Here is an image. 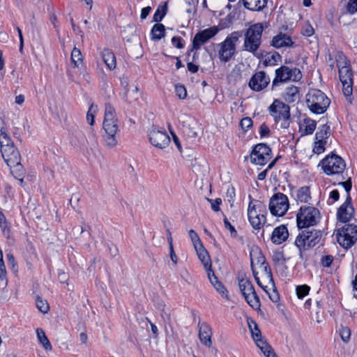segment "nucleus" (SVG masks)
Here are the masks:
<instances>
[{"label": "nucleus", "instance_id": "obj_1", "mask_svg": "<svg viewBox=\"0 0 357 357\" xmlns=\"http://www.w3.org/2000/svg\"><path fill=\"white\" fill-rule=\"evenodd\" d=\"M269 113L278 127L287 129L289 127L290 107L288 105L279 100H275L270 105Z\"/></svg>", "mask_w": 357, "mask_h": 357}, {"label": "nucleus", "instance_id": "obj_2", "mask_svg": "<svg viewBox=\"0 0 357 357\" xmlns=\"http://www.w3.org/2000/svg\"><path fill=\"white\" fill-rule=\"evenodd\" d=\"M241 33L238 31L232 32L225 40L216 45L219 59L224 63L229 61L236 52V43L238 42Z\"/></svg>", "mask_w": 357, "mask_h": 357}, {"label": "nucleus", "instance_id": "obj_3", "mask_svg": "<svg viewBox=\"0 0 357 357\" xmlns=\"http://www.w3.org/2000/svg\"><path fill=\"white\" fill-rule=\"evenodd\" d=\"M330 100L319 89H310L306 95V103L311 112L315 114L324 113L330 105Z\"/></svg>", "mask_w": 357, "mask_h": 357}, {"label": "nucleus", "instance_id": "obj_4", "mask_svg": "<svg viewBox=\"0 0 357 357\" xmlns=\"http://www.w3.org/2000/svg\"><path fill=\"white\" fill-rule=\"evenodd\" d=\"M264 26L261 23L251 25L245 33L243 48L245 51L255 54L261 43Z\"/></svg>", "mask_w": 357, "mask_h": 357}, {"label": "nucleus", "instance_id": "obj_5", "mask_svg": "<svg viewBox=\"0 0 357 357\" xmlns=\"http://www.w3.org/2000/svg\"><path fill=\"white\" fill-rule=\"evenodd\" d=\"M321 218L319 211L312 206H301L296 215L298 228H306L316 225Z\"/></svg>", "mask_w": 357, "mask_h": 357}, {"label": "nucleus", "instance_id": "obj_6", "mask_svg": "<svg viewBox=\"0 0 357 357\" xmlns=\"http://www.w3.org/2000/svg\"><path fill=\"white\" fill-rule=\"evenodd\" d=\"M322 237L320 230L303 231L296 237L295 245L300 252L308 250L317 245Z\"/></svg>", "mask_w": 357, "mask_h": 357}, {"label": "nucleus", "instance_id": "obj_7", "mask_svg": "<svg viewBox=\"0 0 357 357\" xmlns=\"http://www.w3.org/2000/svg\"><path fill=\"white\" fill-rule=\"evenodd\" d=\"M328 175L342 174L346 167L344 160L339 155L331 153L324 158L319 165Z\"/></svg>", "mask_w": 357, "mask_h": 357}, {"label": "nucleus", "instance_id": "obj_8", "mask_svg": "<svg viewBox=\"0 0 357 357\" xmlns=\"http://www.w3.org/2000/svg\"><path fill=\"white\" fill-rule=\"evenodd\" d=\"M301 78L302 73L298 68L282 66L275 70V77L273 81L272 86L273 88L280 83L287 82H298Z\"/></svg>", "mask_w": 357, "mask_h": 357}, {"label": "nucleus", "instance_id": "obj_9", "mask_svg": "<svg viewBox=\"0 0 357 357\" xmlns=\"http://www.w3.org/2000/svg\"><path fill=\"white\" fill-rule=\"evenodd\" d=\"M338 243L344 248H351L357 240V226L348 224L336 234Z\"/></svg>", "mask_w": 357, "mask_h": 357}, {"label": "nucleus", "instance_id": "obj_10", "mask_svg": "<svg viewBox=\"0 0 357 357\" xmlns=\"http://www.w3.org/2000/svg\"><path fill=\"white\" fill-rule=\"evenodd\" d=\"M0 151L5 162L11 169H13L12 172H22L23 167L20 162L21 156L15 145L7 146V148L0 149Z\"/></svg>", "mask_w": 357, "mask_h": 357}, {"label": "nucleus", "instance_id": "obj_11", "mask_svg": "<svg viewBox=\"0 0 357 357\" xmlns=\"http://www.w3.org/2000/svg\"><path fill=\"white\" fill-rule=\"evenodd\" d=\"M289 206L288 198L282 193H277L270 199L269 209L273 215H284L287 211Z\"/></svg>", "mask_w": 357, "mask_h": 357}, {"label": "nucleus", "instance_id": "obj_12", "mask_svg": "<svg viewBox=\"0 0 357 357\" xmlns=\"http://www.w3.org/2000/svg\"><path fill=\"white\" fill-rule=\"evenodd\" d=\"M103 128L107 134H116L119 130L115 109L109 103L105 105Z\"/></svg>", "mask_w": 357, "mask_h": 357}, {"label": "nucleus", "instance_id": "obj_13", "mask_svg": "<svg viewBox=\"0 0 357 357\" xmlns=\"http://www.w3.org/2000/svg\"><path fill=\"white\" fill-rule=\"evenodd\" d=\"M271 149L265 144H257L250 154V160L252 163L264 165L271 159Z\"/></svg>", "mask_w": 357, "mask_h": 357}, {"label": "nucleus", "instance_id": "obj_14", "mask_svg": "<svg viewBox=\"0 0 357 357\" xmlns=\"http://www.w3.org/2000/svg\"><path fill=\"white\" fill-rule=\"evenodd\" d=\"M219 31L220 29L218 26H213L197 33L192 40V49L199 50L202 45L213 38Z\"/></svg>", "mask_w": 357, "mask_h": 357}, {"label": "nucleus", "instance_id": "obj_15", "mask_svg": "<svg viewBox=\"0 0 357 357\" xmlns=\"http://www.w3.org/2000/svg\"><path fill=\"white\" fill-rule=\"evenodd\" d=\"M179 122L182 125V130L185 136L192 139L197 137V123L194 118L183 114L179 117Z\"/></svg>", "mask_w": 357, "mask_h": 357}, {"label": "nucleus", "instance_id": "obj_16", "mask_svg": "<svg viewBox=\"0 0 357 357\" xmlns=\"http://www.w3.org/2000/svg\"><path fill=\"white\" fill-rule=\"evenodd\" d=\"M149 137L151 144L158 149L166 148L170 142V138L165 131L152 129Z\"/></svg>", "mask_w": 357, "mask_h": 357}, {"label": "nucleus", "instance_id": "obj_17", "mask_svg": "<svg viewBox=\"0 0 357 357\" xmlns=\"http://www.w3.org/2000/svg\"><path fill=\"white\" fill-rule=\"evenodd\" d=\"M339 78L342 84L345 96H349L353 91V73L350 67L339 70Z\"/></svg>", "mask_w": 357, "mask_h": 357}, {"label": "nucleus", "instance_id": "obj_18", "mask_svg": "<svg viewBox=\"0 0 357 357\" xmlns=\"http://www.w3.org/2000/svg\"><path fill=\"white\" fill-rule=\"evenodd\" d=\"M270 83V78L264 71L256 73L249 82V86L255 91H260L265 89Z\"/></svg>", "mask_w": 357, "mask_h": 357}, {"label": "nucleus", "instance_id": "obj_19", "mask_svg": "<svg viewBox=\"0 0 357 357\" xmlns=\"http://www.w3.org/2000/svg\"><path fill=\"white\" fill-rule=\"evenodd\" d=\"M261 212H266V206L258 200L251 202L248 209V215L252 226H257L260 222L257 220V215Z\"/></svg>", "mask_w": 357, "mask_h": 357}, {"label": "nucleus", "instance_id": "obj_20", "mask_svg": "<svg viewBox=\"0 0 357 357\" xmlns=\"http://www.w3.org/2000/svg\"><path fill=\"white\" fill-rule=\"evenodd\" d=\"M354 213V208L351 204V198L348 195L344 203L338 209L337 217L340 221L347 222L351 220Z\"/></svg>", "mask_w": 357, "mask_h": 357}, {"label": "nucleus", "instance_id": "obj_21", "mask_svg": "<svg viewBox=\"0 0 357 357\" xmlns=\"http://www.w3.org/2000/svg\"><path fill=\"white\" fill-rule=\"evenodd\" d=\"M199 338L200 342L206 347L210 348L212 346V329L206 322L199 323Z\"/></svg>", "mask_w": 357, "mask_h": 357}, {"label": "nucleus", "instance_id": "obj_22", "mask_svg": "<svg viewBox=\"0 0 357 357\" xmlns=\"http://www.w3.org/2000/svg\"><path fill=\"white\" fill-rule=\"evenodd\" d=\"M289 236V232L286 226L282 225L275 227L271 235V241L274 244L280 245L284 242Z\"/></svg>", "mask_w": 357, "mask_h": 357}, {"label": "nucleus", "instance_id": "obj_23", "mask_svg": "<svg viewBox=\"0 0 357 357\" xmlns=\"http://www.w3.org/2000/svg\"><path fill=\"white\" fill-rule=\"evenodd\" d=\"M271 45L275 48L291 47L293 45L291 38L285 33H280L273 38Z\"/></svg>", "mask_w": 357, "mask_h": 357}, {"label": "nucleus", "instance_id": "obj_24", "mask_svg": "<svg viewBox=\"0 0 357 357\" xmlns=\"http://www.w3.org/2000/svg\"><path fill=\"white\" fill-rule=\"evenodd\" d=\"M244 7L252 11H260L266 6L267 0H240Z\"/></svg>", "mask_w": 357, "mask_h": 357}, {"label": "nucleus", "instance_id": "obj_25", "mask_svg": "<svg viewBox=\"0 0 357 357\" xmlns=\"http://www.w3.org/2000/svg\"><path fill=\"white\" fill-rule=\"evenodd\" d=\"M250 261H251V266H258L266 263V259L263 255L261 251L257 248L252 249L250 251Z\"/></svg>", "mask_w": 357, "mask_h": 357}, {"label": "nucleus", "instance_id": "obj_26", "mask_svg": "<svg viewBox=\"0 0 357 357\" xmlns=\"http://www.w3.org/2000/svg\"><path fill=\"white\" fill-rule=\"evenodd\" d=\"M259 268L262 271V278L264 281L265 284H268V287H274L273 275L268 264L266 262L264 264L259 266Z\"/></svg>", "mask_w": 357, "mask_h": 357}, {"label": "nucleus", "instance_id": "obj_27", "mask_svg": "<svg viewBox=\"0 0 357 357\" xmlns=\"http://www.w3.org/2000/svg\"><path fill=\"white\" fill-rule=\"evenodd\" d=\"M101 56L109 70H112L116 68V58L114 53L110 50H103L101 52Z\"/></svg>", "mask_w": 357, "mask_h": 357}, {"label": "nucleus", "instance_id": "obj_28", "mask_svg": "<svg viewBox=\"0 0 357 357\" xmlns=\"http://www.w3.org/2000/svg\"><path fill=\"white\" fill-rule=\"evenodd\" d=\"M317 123L314 120L309 118L303 119V123L300 124V131L303 135H311L316 128Z\"/></svg>", "mask_w": 357, "mask_h": 357}, {"label": "nucleus", "instance_id": "obj_29", "mask_svg": "<svg viewBox=\"0 0 357 357\" xmlns=\"http://www.w3.org/2000/svg\"><path fill=\"white\" fill-rule=\"evenodd\" d=\"M195 249L197 252L199 259L204 266L205 268H208V266L211 265L210 257L207 250L204 248L203 244L196 246Z\"/></svg>", "mask_w": 357, "mask_h": 357}, {"label": "nucleus", "instance_id": "obj_30", "mask_svg": "<svg viewBox=\"0 0 357 357\" xmlns=\"http://www.w3.org/2000/svg\"><path fill=\"white\" fill-rule=\"evenodd\" d=\"M285 101L294 102L299 98L298 88L295 86H288L282 94Z\"/></svg>", "mask_w": 357, "mask_h": 357}, {"label": "nucleus", "instance_id": "obj_31", "mask_svg": "<svg viewBox=\"0 0 357 357\" xmlns=\"http://www.w3.org/2000/svg\"><path fill=\"white\" fill-rule=\"evenodd\" d=\"M248 326L250 328V331L252 334V337L253 340H255L257 346L259 344V342H264L265 340L262 339L261 331L257 324V323L250 319L248 321Z\"/></svg>", "mask_w": 357, "mask_h": 357}, {"label": "nucleus", "instance_id": "obj_32", "mask_svg": "<svg viewBox=\"0 0 357 357\" xmlns=\"http://www.w3.org/2000/svg\"><path fill=\"white\" fill-rule=\"evenodd\" d=\"M239 289L243 296L247 294L252 293L255 291V288L251 282L246 278H243L238 281Z\"/></svg>", "mask_w": 357, "mask_h": 357}, {"label": "nucleus", "instance_id": "obj_33", "mask_svg": "<svg viewBox=\"0 0 357 357\" xmlns=\"http://www.w3.org/2000/svg\"><path fill=\"white\" fill-rule=\"evenodd\" d=\"M165 26L162 24H155L151 29V38L153 40H159L165 36Z\"/></svg>", "mask_w": 357, "mask_h": 357}, {"label": "nucleus", "instance_id": "obj_34", "mask_svg": "<svg viewBox=\"0 0 357 357\" xmlns=\"http://www.w3.org/2000/svg\"><path fill=\"white\" fill-rule=\"evenodd\" d=\"M280 54L277 52L266 53L264 59V64L266 66H274L281 60Z\"/></svg>", "mask_w": 357, "mask_h": 357}, {"label": "nucleus", "instance_id": "obj_35", "mask_svg": "<svg viewBox=\"0 0 357 357\" xmlns=\"http://www.w3.org/2000/svg\"><path fill=\"white\" fill-rule=\"evenodd\" d=\"M296 197H297V200L301 202H303V203L308 202L309 200L311 199L309 187L305 186V187L301 188L297 191Z\"/></svg>", "mask_w": 357, "mask_h": 357}, {"label": "nucleus", "instance_id": "obj_36", "mask_svg": "<svg viewBox=\"0 0 357 357\" xmlns=\"http://www.w3.org/2000/svg\"><path fill=\"white\" fill-rule=\"evenodd\" d=\"M140 97L139 89L137 86H132L128 89L126 93V100L130 103L137 101Z\"/></svg>", "mask_w": 357, "mask_h": 357}, {"label": "nucleus", "instance_id": "obj_37", "mask_svg": "<svg viewBox=\"0 0 357 357\" xmlns=\"http://www.w3.org/2000/svg\"><path fill=\"white\" fill-rule=\"evenodd\" d=\"M11 145H14L13 142L6 130L3 128H1L0 132V149L7 148V146H10Z\"/></svg>", "mask_w": 357, "mask_h": 357}, {"label": "nucleus", "instance_id": "obj_38", "mask_svg": "<svg viewBox=\"0 0 357 357\" xmlns=\"http://www.w3.org/2000/svg\"><path fill=\"white\" fill-rule=\"evenodd\" d=\"M244 298L247 303L253 308H258L260 306V301L258 296L256 294L255 290L250 294H247L244 296Z\"/></svg>", "mask_w": 357, "mask_h": 357}, {"label": "nucleus", "instance_id": "obj_39", "mask_svg": "<svg viewBox=\"0 0 357 357\" xmlns=\"http://www.w3.org/2000/svg\"><path fill=\"white\" fill-rule=\"evenodd\" d=\"M257 347L266 357H277L272 347L266 341L259 342V344Z\"/></svg>", "mask_w": 357, "mask_h": 357}, {"label": "nucleus", "instance_id": "obj_40", "mask_svg": "<svg viewBox=\"0 0 357 357\" xmlns=\"http://www.w3.org/2000/svg\"><path fill=\"white\" fill-rule=\"evenodd\" d=\"M36 333L39 342L43 344L44 348L46 350H50L52 349V346L47 336L45 335V332L42 329L38 328Z\"/></svg>", "mask_w": 357, "mask_h": 357}, {"label": "nucleus", "instance_id": "obj_41", "mask_svg": "<svg viewBox=\"0 0 357 357\" xmlns=\"http://www.w3.org/2000/svg\"><path fill=\"white\" fill-rule=\"evenodd\" d=\"M71 62L74 64V67L79 68V64L82 62V55L81 51L74 47L71 52Z\"/></svg>", "mask_w": 357, "mask_h": 357}, {"label": "nucleus", "instance_id": "obj_42", "mask_svg": "<svg viewBox=\"0 0 357 357\" xmlns=\"http://www.w3.org/2000/svg\"><path fill=\"white\" fill-rule=\"evenodd\" d=\"M330 127L326 124L322 125L319 128V130L315 135L316 140H324L328 137Z\"/></svg>", "mask_w": 357, "mask_h": 357}, {"label": "nucleus", "instance_id": "obj_43", "mask_svg": "<svg viewBox=\"0 0 357 357\" xmlns=\"http://www.w3.org/2000/svg\"><path fill=\"white\" fill-rule=\"evenodd\" d=\"M36 305L37 308L43 313H47L50 309L47 301L43 299L40 296H37L36 299Z\"/></svg>", "mask_w": 357, "mask_h": 357}, {"label": "nucleus", "instance_id": "obj_44", "mask_svg": "<svg viewBox=\"0 0 357 357\" xmlns=\"http://www.w3.org/2000/svg\"><path fill=\"white\" fill-rule=\"evenodd\" d=\"M97 111L98 106L96 105L91 104L86 114V120L90 126H93L94 123V118Z\"/></svg>", "mask_w": 357, "mask_h": 357}, {"label": "nucleus", "instance_id": "obj_45", "mask_svg": "<svg viewBox=\"0 0 357 357\" xmlns=\"http://www.w3.org/2000/svg\"><path fill=\"white\" fill-rule=\"evenodd\" d=\"M166 12H167V7L165 6L158 7L153 15V21L156 22H159L162 21V20L166 15Z\"/></svg>", "mask_w": 357, "mask_h": 357}, {"label": "nucleus", "instance_id": "obj_46", "mask_svg": "<svg viewBox=\"0 0 357 357\" xmlns=\"http://www.w3.org/2000/svg\"><path fill=\"white\" fill-rule=\"evenodd\" d=\"M6 275V266L3 260V253L0 249V280L2 281L4 280L6 284H7Z\"/></svg>", "mask_w": 357, "mask_h": 357}, {"label": "nucleus", "instance_id": "obj_47", "mask_svg": "<svg viewBox=\"0 0 357 357\" xmlns=\"http://www.w3.org/2000/svg\"><path fill=\"white\" fill-rule=\"evenodd\" d=\"M310 288L306 284L297 286L296 289V294L298 298H303L308 294Z\"/></svg>", "mask_w": 357, "mask_h": 357}, {"label": "nucleus", "instance_id": "obj_48", "mask_svg": "<svg viewBox=\"0 0 357 357\" xmlns=\"http://www.w3.org/2000/svg\"><path fill=\"white\" fill-rule=\"evenodd\" d=\"M175 93L180 99H185L187 96V91L182 84L175 85Z\"/></svg>", "mask_w": 357, "mask_h": 357}, {"label": "nucleus", "instance_id": "obj_49", "mask_svg": "<svg viewBox=\"0 0 357 357\" xmlns=\"http://www.w3.org/2000/svg\"><path fill=\"white\" fill-rule=\"evenodd\" d=\"M189 237L192 241L194 248L202 244L198 234L193 229L189 231Z\"/></svg>", "mask_w": 357, "mask_h": 357}, {"label": "nucleus", "instance_id": "obj_50", "mask_svg": "<svg viewBox=\"0 0 357 357\" xmlns=\"http://www.w3.org/2000/svg\"><path fill=\"white\" fill-rule=\"evenodd\" d=\"M324 144V140H317L314 143L313 152L317 154L323 153L325 150Z\"/></svg>", "mask_w": 357, "mask_h": 357}, {"label": "nucleus", "instance_id": "obj_51", "mask_svg": "<svg viewBox=\"0 0 357 357\" xmlns=\"http://www.w3.org/2000/svg\"><path fill=\"white\" fill-rule=\"evenodd\" d=\"M240 126L245 132L247 131L252 126V120L250 117L243 118L241 122Z\"/></svg>", "mask_w": 357, "mask_h": 357}, {"label": "nucleus", "instance_id": "obj_52", "mask_svg": "<svg viewBox=\"0 0 357 357\" xmlns=\"http://www.w3.org/2000/svg\"><path fill=\"white\" fill-rule=\"evenodd\" d=\"M346 8L349 14L356 13L357 12V0H349Z\"/></svg>", "mask_w": 357, "mask_h": 357}, {"label": "nucleus", "instance_id": "obj_53", "mask_svg": "<svg viewBox=\"0 0 357 357\" xmlns=\"http://www.w3.org/2000/svg\"><path fill=\"white\" fill-rule=\"evenodd\" d=\"M266 211L261 212L259 214V215H257L256 218L258 221L260 222V223L257 224V226H252L254 229H259L266 223Z\"/></svg>", "mask_w": 357, "mask_h": 357}, {"label": "nucleus", "instance_id": "obj_54", "mask_svg": "<svg viewBox=\"0 0 357 357\" xmlns=\"http://www.w3.org/2000/svg\"><path fill=\"white\" fill-rule=\"evenodd\" d=\"M340 335L341 336L342 340L344 342H347L350 339V330L347 327H342L340 331Z\"/></svg>", "mask_w": 357, "mask_h": 357}, {"label": "nucleus", "instance_id": "obj_55", "mask_svg": "<svg viewBox=\"0 0 357 357\" xmlns=\"http://www.w3.org/2000/svg\"><path fill=\"white\" fill-rule=\"evenodd\" d=\"M107 137L105 138L106 145L109 147H113L116 146L117 144V141L116 139V134H107Z\"/></svg>", "mask_w": 357, "mask_h": 357}, {"label": "nucleus", "instance_id": "obj_56", "mask_svg": "<svg viewBox=\"0 0 357 357\" xmlns=\"http://www.w3.org/2000/svg\"><path fill=\"white\" fill-rule=\"evenodd\" d=\"M255 266H251L252 268V274L254 275V278L257 282V283L258 284V285L259 287H261L266 293H268V284H264L259 280V278L258 277V273L255 271Z\"/></svg>", "mask_w": 357, "mask_h": 357}, {"label": "nucleus", "instance_id": "obj_57", "mask_svg": "<svg viewBox=\"0 0 357 357\" xmlns=\"http://www.w3.org/2000/svg\"><path fill=\"white\" fill-rule=\"evenodd\" d=\"M157 307L161 311V316L165 319V316L167 319H170V314L165 311V305L163 301H160L157 304Z\"/></svg>", "mask_w": 357, "mask_h": 357}, {"label": "nucleus", "instance_id": "obj_58", "mask_svg": "<svg viewBox=\"0 0 357 357\" xmlns=\"http://www.w3.org/2000/svg\"><path fill=\"white\" fill-rule=\"evenodd\" d=\"M207 271L208 278L211 282V283L214 285V284H217L220 281H218L217 277L215 275L213 271L211 270V265L208 266V268L206 269Z\"/></svg>", "mask_w": 357, "mask_h": 357}, {"label": "nucleus", "instance_id": "obj_59", "mask_svg": "<svg viewBox=\"0 0 357 357\" xmlns=\"http://www.w3.org/2000/svg\"><path fill=\"white\" fill-rule=\"evenodd\" d=\"M277 160V158L275 159L273 161H272L268 166V167L266 168V169L262 171L261 172H260L258 176H257V178L258 180L259 181H263L265 179L266 176V174H267V171L268 169H271L275 164V162Z\"/></svg>", "mask_w": 357, "mask_h": 357}, {"label": "nucleus", "instance_id": "obj_60", "mask_svg": "<svg viewBox=\"0 0 357 357\" xmlns=\"http://www.w3.org/2000/svg\"><path fill=\"white\" fill-rule=\"evenodd\" d=\"M0 227L1 229L3 234L8 239H10V229L8 222H6L5 223L3 222V223L0 224Z\"/></svg>", "mask_w": 357, "mask_h": 357}, {"label": "nucleus", "instance_id": "obj_61", "mask_svg": "<svg viewBox=\"0 0 357 357\" xmlns=\"http://www.w3.org/2000/svg\"><path fill=\"white\" fill-rule=\"evenodd\" d=\"M224 224L225 228L229 230L231 235L234 237H236L237 236V231L234 227L231 225L227 218H224Z\"/></svg>", "mask_w": 357, "mask_h": 357}, {"label": "nucleus", "instance_id": "obj_62", "mask_svg": "<svg viewBox=\"0 0 357 357\" xmlns=\"http://www.w3.org/2000/svg\"><path fill=\"white\" fill-rule=\"evenodd\" d=\"M207 200L211 202V208L214 211H220V205L222 203V200L220 198H217L215 200L207 199Z\"/></svg>", "mask_w": 357, "mask_h": 357}, {"label": "nucleus", "instance_id": "obj_63", "mask_svg": "<svg viewBox=\"0 0 357 357\" xmlns=\"http://www.w3.org/2000/svg\"><path fill=\"white\" fill-rule=\"evenodd\" d=\"M6 258L8 260V264L9 266H11L12 269L14 271H17V264L15 263V257H14L13 255L11 253H8L6 255Z\"/></svg>", "mask_w": 357, "mask_h": 357}, {"label": "nucleus", "instance_id": "obj_64", "mask_svg": "<svg viewBox=\"0 0 357 357\" xmlns=\"http://www.w3.org/2000/svg\"><path fill=\"white\" fill-rule=\"evenodd\" d=\"M302 33L305 36H311L314 33V29L310 24H306L303 29Z\"/></svg>", "mask_w": 357, "mask_h": 357}]
</instances>
